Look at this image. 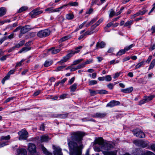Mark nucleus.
<instances>
[{
    "label": "nucleus",
    "instance_id": "1",
    "mask_svg": "<svg viewBox=\"0 0 155 155\" xmlns=\"http://www.w3.org/2000/svg\"><path fill=\"white\" fill-rule=\"evenodd\" d=\"M85 135L84 132L79 131L71 134V140H68L70 155H82L83 148L82 140Z\"/></svg>",
    "mask_w": 155,
    "mask_h": 155
},
{
    "label": "nucleus",
    "instance_id": "2",
    "mask_svg": "<svg viewBox=\"0 0 155 155\" xmlns=\"http://www.w3.org/2000/svg\"><path fill=\"white\" fill-rule=\"evenodd\" d=\"M82 48L81 46H79L75 48V51L71 50L69 51V53L66 56L63 57V58L59 61V64H62L63 63L66 62L71 57L75 54L78 53Z\"/></svg>",
    "mask_w": 155,
    "mask_h": 155
},
{
    "label": "nucleus",
    "instance_id": "3",
    "mask_svg": "<svg viewBox=\"0 0 155 155\" xmlns=\"http://www.w3.org/2000/svg\"><path fill=\"white\" fill-rule=\"evenodd\" d=\"M103 20L102 19H100L94 24L92 25L90 29L86 31L87 34L90 35L97 32L98 31V29H96V28L102 22Z\"/></svg>",
    "mask_w": 155,
    "mask_h": 155
},
{
    "label": "nucleus",
    "instance_id": "4",
    "mask_svg": "<svg viewBox=\"0 0 155 155\" xmlns=\"http://www.w3.org/2000/svg\"><path fill=\"white\" fill-rule=\"evenodd\" d=\"M50 31L48 29H45L39 31L37 34V36L39 38H44L48 36Z\"/></svg>",
    "mask_w": 155,
    "mask_h": 155
},
{
    "label": "nucleus",
    "instance_id": "5",
    "mask_svg": "<svg viewBox=\"0 0 155 155\" xmlns=\"http://www.w3.org/2000/svg\"><path fill=\"white\" fill-rule=\"evenodd\" d=\"M19 136L18 137L19 140H24L27 139L28 137V132L25 130H22L18 132Z\"/></svg>",
    "mask_w": 155,
    "mask_h": 155
},
{
    "label": "nucleus",
    "instance_id": "6",
    "mask_svg": "<svg viewBox=\"0 0 155 155\" xmlns=\"http://www.w3.org/2000/svg\"><path fill=\"white\" fill-rule=\"evenodd\" d=\"M134 135L136 137L139 138H143L145 137V134L144 132L140 130L137 129L133 131Z\"/></svg>",
    "mask_w": 155,
    "mask_h": 155
},
{
    "label": "nucleus",
    "instance_id": "7",
    "mask_svg": "<svg viewBox=\"0 0 155 155\" xmlns=\"http://www.w3.org/2000/svg\"><path fill=\"white\" fill-rule=\"evenodd\" d=\"M114 145V143L110 142H105L102 146V149L108 150L113 148Z\"/></svg>",
    "mask_w": 155,
    "mask_h": 155
},
{
    "label": "nucleus",
    "instance_id": "8",
    "mask_svg": "<svg viewBox=\"0 0 155 155\" xmlns=\"http://www.w3.org/2000/svg\"><path fill=\"white\" fill-rule=\"evenodd\" d=\"M106 115L107 114L105 112H97L94 114L91 115V116L96 118H104Z\"/></svg>",
    "mask_w": 155,
    "mask_h": 155
},
{
    "label": "nucleus",
    "instance_id": "9",
    "mask_svg": "<svg viewBox=\"0 0 155 155\" xmlns=\"http://www.w3.org/2000/svg\"><path fill=\"white\" fill-rule=\"evenodd\" d=\"M32 28L30 25H26L21 28V33L22 34H25Z\"/></svg>",
    "mask_w": 155,
    "mask_h": 155
},
{
    "label": "nucleus",
    "instance_id": "10",
    "mask_svg": "<svg viewBox=\"0 0 155 155\" xmlns=\"http://www.w3.org/2000/svg\"><path fill=\"white\" fill-rule=\"evenodd\" d=\"M43 12L42 11L36 9L32 10L30 13L31 17L35 18L36 16L41 14Z\"/></svg>",
    "mask_w": 155,
    "mask_h": 155
},
{
    "label": "nucleus",
    "instance_id": "11",
    "mask_svg": "<svg viewBox=\"0 0 155 155\" xmlns=\"http://www.w3.org/2000/svg\"><path fill=\"white\" fill-rule=\"evenodd\" d=\"M120 102L118 101L113 100L111 101L106 105V107H112L120 105Z\"/></svg>",
    "mask_w": 155,
    "mask_h": 155
},
{
    "label": "nucleus",
    "instance_id": "12",
    "mask_svg": "<svg viewBox=\"0 0 155 155\" xmlns=\"http://www.w3.org/2000/svg\"><path fill=\"white\" fill-rule=\"evenodd\" d=\"M94 143L95 144H98L99 145L101 146V149H102L104 142V140L102 138L99 137L94 140Z\"/></svg>",
    "mask_w": 155,
    "mask_h": 155
},
{
    "label": "nucleus",
    "instance_id": "13",
    "mask_svg": "<svg viewBox=\"0 0 155 155\" xmlns=\"http://www.w3.org/2000/svg\"><path fill=\"white\" fill-rule=\"evenodd\" d=\"M28 149L30 152L34 153L36 151V147L35 144L29 143L28 144Z\"/></svg>",
    "mask_w": 155,
    "mask_h": 155
},
{
    "label": "nucleus",
    "instance_id": "14",
    "mask_svg": "<svg viewBox=\"0 0 155 155\" xmlns=\"http://www.w3.org/2000/svg\"><path fill=\"white\" fill-rule=\"evenodd\" d=\"M17 155H27V151L25 149L19 148L17 150Z\"/></svg>",
    "mask_w": 155,
    "mask_h": 155
},
{
    "label": "nucleus",
    "instance_id": "15",
    "mask_svg": "<svg viewBox=\"0 0 155 155\" xmlns=\"http://www.w3.org/2000/svg\"><path fill=\"white\" fill-rule=\"evenodd\" d=\"M105 45V43L103 41H102L100 42H98L97 43L96 45V49H97L98 48H104Z\"/></svg>",
    "mask_w": 155,
    "mask_h": 155
},
{
    "label": "nucleus",
    "instance_id": "16",
    "mask_svg": "<svg viewBox=\"0 0 155 155\" xmlns=\"http://www.w3.org/2000/svg\"><path fill=\"white\" fill-rule=\"evenodd\" d=\"M133 87H131L126 89H122L121 91L122 92L124 93H130L133 91Z\"/></svg>",
    "mask_w": 155,
    "mask_h": 155
},
{
    "label": "nucleus",
    "instance_id": "17",
    "mask_svg": "<svg viewBox=\"0 0 155 155\" xmlns=\"http://www.w3.org/2000/svg\"><path fill=\"white\" fill-rule=\"evenodd\" d=\"M155 97V95H151L149 96H146L144 97L146 102H148L152 100Z\"/></svg>",
    "mask_w": 155,
    "mask_h": 155
},
{
    "label": "nucleus",
    "instance_id": "18",
    "mask_svg": "<svg viewBox=\"0 0 155 155\" xmlns=\"http://www.w3.org/2000/svg\"><path fill=\"white\" fill-rule=\"evenodd\" d=\"M97 19L98 18L97 17L93 18L90 21L86 24L85 25L86 27H87L93 24L96 21Z\"/></svg>",
    "mask_w": 155,
    "mask_h": 155
},
{
    "label": "nucleus",
    "instance_id": "19",
    "mask_svg": "<svg viewBox=\"0 0 155 155\" xmlns=\"http://www.w3.org/2000/svg\"><path fill=\"white\" fill-rule=\"evenodd\" d=\"M41 150H42L44 153L46 155H52V153L49 152L47 149L43 146H42L41 147Z\"/></svg>",
    "mask_w": 155,
    "mask_h": 155
},
{
    "label": "nucleus",
    "instance_id": "20",
    "mask_svg": "<svg viewBox=\"0 0 155 155\" xmlns=\"http://www.w3.org/2000/svg\"><path fill=\"white\" fill-rule=\"evenodd\" d=\"M48 52H50L52 54H54L57 53L58 52V49L53 47L48 50Z\"/></svg>",
    "mask_w": 155,
    "mask_h": 155
},
{
    "label": "nucleus",
    "instance_id": "21",
    "mask_svg": "<svg viewBox=\"0 0 155 155\" xmlns=\"http://www.w3.org/2000/svg\"><path fill=\"white\" fill-rule=\"evenodd\" d=\"M6 9L4 7L0 8V17H2L5 15L6 12Z\"/></svg>",
    "mask_w": 155,
    "mask_h": 155
},
{
    "label": "nucleus",
    "instance_id": "22",
    "mask_svg": "<svg viewBox=\"0 0 155 155\" xmlns=\"http://www.w3.org/2000/svg\"><path fill=\"white\" fill-rule=\"evenodd\" d=\"M45 11H48L49 12H58V8L54 9L53 7H50L48 8L45 9Z\"/></svg>",
    "mask_w": 155,
    "mask_h": 155
},
{
    "label": "nucleus",
    "instance_id": "23",
    "mask_svg": "<svg viewBox=\"0 0 155 155\" xmlns=\"http://www.w3.org/2000/svg\"><path fill=\"white\" fill-rule=\"evenodd\" d=\"M31 49V48L30 47H26L22 48L18 52L19 53H21L23 52H25Z\"/></svg>",
    "mask_w": 155,
    "mask_h": 155
},
{
    "label": "nucleus",
    "instance_id": "24",
    "mask_svg": "<svg viewBox=\"0 0 155 155\" xmlns=\"http://www.w3.org/2000/svg\"><path fill=\"white\" fill-rule=\"evenodd\" d=\"M74 18V15L72 13H69L66 14V18L69 20L72 19Z\"/></svg>",
    "mask_w": 155,
    "mask_h": 155
},
{
    "label": "nucleus",
    "instance_id": "25",
    "mask_svg": "<svg viewBox=\"0 0 155 155\" xmlns=\"http://www.w3.org/2000/svg\"><path fill=\"white\" fill-rule=\"evenodd\" d=\"M141 147L142 148L146 147L149 146V142L147 141H143L142 140Z\"/></svg>",
    "mask_w": 155,
    "mask_h": 155
},
{
    "label": "nucleus",
    "instance_id": "26",
    "mask_svg": "<svg viewBox=\"0 0 155 155\" xmlns=\"http://www.w3.org/2000/svg\"><path fill=\"white\" fill-rule=\"evenodd\" d=\"M143 10H139V12L140 15H143L145 14L148 12V10L146 9V7H144L142 8Z\"/></svg>",
    "mask_w": 155,
    "mask_h": 155
},
{
    "label": "nucleus",
    "instance_id": "27",
    "mask_svg": "<svg viewBox=\"0 0 155 155\" xmlns=\"http://www.w3.org/2000/svg\"><path fill=\"white\" fill-rule=\"evenodd\" d=\"M145 64V61L144 60L142 61L141 62L138 63L135 66V69L139 68L142 65H144Z\"/></svg>",
    "mask_w": 155,
    "mask_h": 155
},
{
    "label": "nucleus",
    "instance_id": "28",
    "mask_svg": "<svg viewBox=\"0 0 155 155\" xmlns=\"http://www.w3.org/2000/svg\"><path fill=\"white\" fill-rule=\"evenodd\" d=\"M25 40H22L20 41L18 44H15L16 47L17 48H19L24 45L25 44Z\"/></svg>",
    "mask_w": 155,
    "mask_h": 155
},
{
    "label": "nucleus",
    "instance_id": "29",
    "mask_svg": "<svg viewBox=\"0 0 155 155\" xmlns=\"http://www.w3.org/2000/svg\"><path fill=\"white\" fill-rule=\"evenodd\" d=\"M53 148L54 150L53 153L54 155H58V148L53 145Z\"/></svg>",
    "mask_w": 155,
    "mask_h": 155
},
{
    "label": "nucleus",
    "instance_id": "30",
    "mask_svg": "<svg viewBox=\"0 0 155 155\" xmlns=\"http://www.w3.org/2000/svg\"><path fill=\"white\" fill-rule=\"evenodd\" d=\"M142 140H136L133 141L134 143L136 146L141 147Z\"/></svg>",
    "mask_w": 155,
    "mask_h": 155
},
{
    "label": "nucleus",
    "instance_id": "31",
    "mask_svg": "<svg viewBox=\"0 0 155 155\" xmlns=\"http://www.w3.org/2000/svg\"><path fill=\"white\" fill-rule=\"evenodd\" d=\"M155 65V58L153 59L149 67L148 68V70H150L153 68Z\"/></svg>",
    "mask_w": 155,
    "mask_h": 155
},
{
    "label": "nucleus",
    "instance_id": "32",
    "mask_svg": "<svg viewBox=\"0 0 155 155\" xmlns=\"http://www.w3.org/2000/svg\"><path fill=\"white\" fill-rule=\"evenodd\" d=\"M52 63L51 61H46L45 62L44 65L45 67H48L51 65Z\"/></svg>",
    "mask_w": 155,
    "mask_h": 155
},
{
    "label": "nucleus",
    "instance_id": "33",
    "mask_svg": "<svg viewBox=\"0 0 155 155\" xmlns=\"http://www.w3.org/2000/svg\"><path fill=\"white\" fill-rule=\"evenodd\" d=\"M28 9V8L25 6L21 7L18 10V13H21Z\"/></svg>",
    "mask_w": 155,
    "mask_h": 155
},
{
    "label": "nucleus",
    "instance_id": "34",
    "mask_svg": "<svg viewBox=\"0 0 155 155\" xmlns=\"http://www.w3.org/2000/svg\"><path fill=\"white\" fill-rule=\"evenodd\" d=\"M97 91L98 94H106L108 93V91L105 90H98Z\"/></svg>",
    "mask_w": 155,
    "mask_h": 155
},
{
    "label": "nucleus",
    "instance_id": "35",
    "mask_svg": "<svg viewBox=\"0 0 155 155\" xmlns=\"http://www.w3.org/2000/svg\"><path fill=\"white\" fill-rule=\"evenodd\" d=\"M133 153L134 155H141V151L140 149H136L133 152Z\"/></svg>",
    "mask_w": 155,
    "mask_h": 155
},
{
    "label": "nucleus",
    "instance_id": "36",
    "mask_svg": "<svg viewBox=\"0 0 155 155\" xmlns=\"http://www.w3.org/2000/svg\"><path fill=\"white\" fill-rule=\"evenodd\" d=\"M133 23V20L128 21H127L124 25V26L127 27L131 25Z\"/></svg>",
    "mask_w": 155,
    "mask_h": 155
},
{
    "label": "nucleus",
    "instance_id": "37",
    "mask_svg": "<svg viewBox=\"0 0 155 155\" xmlns=\"http://www.w3.org/2000/svg\"><path fill=\"white\" fill-rule=\"evenodd\" d=\"M77 84H74L71 87V91H74L77 88Z\"/></svg>",
    "mask_w": 155,
    "mask_h": 155
},
{
    "label": "nucleus",
    "instance_id": "38",
    "mask_svg": "<svg viewBox=\"0 0 155 155\" xmlns=\"http://www.w3.org/2000/svg\"><path fill=\"white\" fill-rule=\"evenodd\" d=\"M113 22L112 21L110 22L109 23H108L104 28L105 31H106V30L108 28L111 26H113Z\"/></svg>",
    "mask_w": 155,
    "mask_h": 155
},
{
    "label": "nucleus",
    "instance_id": "39",
    "mask_svg": "<svg viewBox=\"0 0 155 155\" xmlns=\"http://www.w3.org/2000/svg\"><path fill=\"white\" fill-rule=\"evenodd\" d=\"M10 77V75L7 74V75L2 80V83L3 84H4L5 81L7 80H8Z\"/></svg>",
    "mask_w": 155,
    "mask_h": 155
},
{
    "label": "nucleus",
    "instance_id": "40",
    "mask_svg": "<svg viewBox=\"0 0 155 155\" xmlns=\"http://www.w3.org/2000/svg\"><path fill=\"white\" fill-rule=\"evenodd\" d=\"M97 83V81L94 80H91L89 81V85H92L96 84Z\"/></svg>",
    "mask_w": 155,
    "mask_h": 155
},
{
    "label": "nucleus",
    "instance_id": "41",
    "mask_svg": "<svg viewBox=\"0 0 155 155\" xmlns=\"http://www.w3.org/2000/svg\"><path fill=\"white\" fill-rule=\"evenodd\" d=\"M10 136L9 135H7V136H2L0 139L1 140H8L10 139Z\"/></svg>",
    "mask_w": 155,
    "mask_h": 155
},
{
    "label": "nucleus",
    "instance_id": "42",
    "mask_svg": "<svg viewBox=\"0 0 155 155\" xmlns=\"http://www.w3.org/2000/svg\"><path fill=\"white\" fill-rule=\"evenodd\" d=\"M48 139V136L44 135L42 136L41 138V142H43L47 141Z\"/></svg>",
    "mask_w": 155,
    "mask_h": 155
},
{
    "label": "nucleus",
    "instance_id": "43",
    "mask_svg": "<svg viewBox=\"0 0 155 155\" xmlns=\"http://www.w3.org/2000/svg\"><path fill=\"white\" fill-rule=\"evenodd\" d=\"M10 56V54H8L3 56L0 58V60L1 61H3L6 60L7 58Z\"/></svg>",
    "mask_w": 155,
    "mask_h": 155
},
{
    "label": "nucleus",
    "instance_id": "44",
    "mask_svg": "<svg viewBox=\"0 0 155 155\" xmlns=\"http://www.w3.org/2000/svg\"><path fill=\"white\" fill-rule=\"evenodd\" d=\"M115 15V12L113 9H111L110 10V13L109 15V17L111 18Z\"/></svg>",
    "mask_w": 155,
    "mask_h": 155
},
{
    "label": "nucleus",
    "instance_id": "45",
    "mask_svg": "<svg viewBox=\"0 0 155 155\" xmlns=\"http://www.w3.org/2000/svg\"><path fill=\"white\" fill-rule=\"evenodd\" d=\"M68 5L71 6H77L78 5V3L77 2H70Z\"/></svg>",
    "mask_w": 155,
    "mask_h": 155
},
{
    "label": "nucleus",
    "instance_id": "46",
    "mask_svg": "<svg viewBox=\"0 0 155 155\" xmlns=\"http://www.w3.org/2000/svg\"><path fill=\"white\" fill-rule=\"evenodd\" d=\"M89 91L90 93L91 96H94L96 95L97 94H98L97 93V91H95L89 89Z\"/></svg>",
    "mask_w": 155,
    "mask_h": 155
},
{
    "label": "nucleus",
    "instance_id": "47",
    "mask_svg": "<svg viewBox=\"0 0 155 155\" xmlns=\"http://www.w3.org/2000/svg\"><path fill=\"white\" fill-rule=\"evenodd\" d=\"M83 60V59H78L77 60L74 61L73 62L72 65H75L78 64V63L82 61Z\"/></svg>",
    "mask_w": 155,
    "mask_h": 155
},
{
    "label": "nucleus",
    "instance_id": "48",
    "mask_svg": "<svg viewBox=\"0 0 155 155\" xmlns=\"http://www.w3.org/2000/svg\"><path fill=\"white\" fill-rule=\"evenodd\" d=\"M105 80L107 81H110L111 80V77L110 75H106L104 77Z\"/></svg>",
    "mask_w": 155,
    "mask_h": 155
},
{
    "label": "nucleus",
    "instance_id": "49",
    "mask_svg": "<svg viewBox=\"0 0 155 155\" xmlns=\"http://www.w3.org/2000/svg\"><path fill=\"white\" fill-rule=\"evenodd\" d=\"M134 46V45L132 44L130 45L129 46L126 47L125 48H124V50H125V51L126 52V51L129 50L131 48L133 47Z\"/></svg>",
    "mask_w": 155,
    "mask_h": 155
},
{
    "label": "nucleus",
    "instance_id": "50",
    "mask_svg": "<svg viewBox=\"0 0 155 155\" xmlns=\"http://www.w3.org/2000/svg\"><path fill=\"white\" fill-rule=\"evenodd\" d=\"M125 52V50H124V49H121L117 52V54L119 55H121L122 54H124Z\"/></svg>",
    "mask_w": 155,
    "mask_h": 155
},
{
    "label": "nucleus",
    "instance_id": "51",
    "mask_svg": "<svg viewBox=\"0 0 155 155\" xmlns=\"http://www.w3.org/2000/svg\"><path fill=\"white\" fill-rule=\"evenodd\" d=\"M68 39V37L67 36H64V37L61 38L60 39L59 41H60V42H62L65 41V40Z\"/></svg>",
    "mask_w": 155,
    "mask_h": 155
},
{
    "label": "nucleus",
    "instance_id": "52",
    "mask_svg": "<svg viewBox=\"0 0 155 155\" xmlns=\"http://www.w3.org/2000/svg\"><path fill=\"white\" fill-rule=\"evenodd\" d=\"M85 66L84 63H83L78 65L77 67L78 69L83 68Z\"/></svg>",
    "mask_w": 155,
    "mask_h": 155
},
{
    "label": "nucleus",
    "instance_id": "53",
    "mask_svg": "<svg viewBox=\"0 0 155 155\" xmlns=\"http://www.w3.org/2000/svg\"><path fill=\"white\" fill-rule=\"evenodd\" d=\"M68 116V114H63L59 115V117L60 118H64Z\"/></svg>",
    "mask_w": 155,
    "mask_h": 155
},
{
    "label": "nucleus",
    "instance_id": "54",
    "mask_svg": "<svg viewBox=\"0 0 155 155\" xmlns=\"http://www.w3.org/2000/svg\"><path fill=\"white\" fill-rule=\"evenodd\" d=\"M114 85L115 84L113 85L111 83H110L107 85V86L110 89L112 90L113 88Z\"/></svg>",
    "mask_w": 155,
    "mask_h": 155
},
{
    "label": "nucleus",
    "instance_id": "55",
    "mask_svg": "<svg viewBox=\"0 0 155 155\" xmlns=\"http://www.w3.org/2000/svg\"><path fill=\"white\" fill-rule=\"evenodd\" d=\"M146 103L147 102H146L145 99L144 98L143 99L139 101V105H141L142 104Z\"/></svg>",
    "mask_w": 155,
    "mask_h": 155
},
{
    "label": "nucleus",
    "instance_id": "56",
    "mask_svg": "<svg viewBox=\"0 0 155 155\" xmlns=\"http://www.w3.org/2000/svg\"><path fill=\"white\" fill-rule=\"evenodd\" d=\"M87 35H87V33H86V32H85L84 33L82 34V35H81L78 38V40H81L85 36Z\"/></svg>",
    "mask_w": 155,
    "mask_h": 155
},
{
    "label": "nucleus",
    "instance_id": "57",
    "mask_svg": "<svg viewBox=\"0 0 155 155\" xmlns=\"http://www.w3.org/2000/svg\"><path fill=\"white\" fill-rule=\"evenodd\" d=\"M98 1V0H92L91 5L93 6L94 4H97H97H100V3H97Z\"/></svg>",
    "mask_w": 155,
    "mask_h": 155
},
{
    "label": "nucleus",
    "instance_id": "58",
    "mask_svg": "<svg viewBox=\"0 0 155 155\" xmlns=\"http://www.w3.org/2000/svg\"><path fill=\"white\" fill-rule=\"evenodd\" d=\"M110 155H117V151L116 150L110 151Z\"/></svg>",
    "mask_w": 155,
    "mask_h": 155
},
{
    "label": "nucleus",
    "instance_id": "59",
    "mask_svg": "<svg viewBox=\"0 0 155 155\" xmlns=\"http://www.w3.org/2000/svg\"><path fill=\"white\" fill-rule=\"evenodd\" d=\"M93 62L92 59H90L86 61L85 62H84L85 65L86 64H90L92 63Z\"/></svg>",
    "mask_w": 155,
    "mask_h": 155
},
{
    "label": "nucleus",
    "instance_id": "60",
    "mask_svg": "<svg viewBox=\"0 0 155 155\" xmlns=\"http://www.w3.org/2000/svg\"><path fill=\"white\" fill-rule=\"evenodd\" d=\"M16 48H17L16 47V45H15L14 46H13V47H12V48H10L8 50V52H11L12 51H14Z\"/></svg>",
    "mask_w": 155,
    "mask_h": 155
},
{
    "label": "nucleus",
    "instance_id": "61",
    "mask_svg": "<svg viewBox=\"0 0 155 155\" xmlns=\"http://www.w3.org/2000/svg\"><path fill=\"white\" fill-rule=\"evenodd\" d=\"M138 83H139L140 84H141V83L143 84L144 83L143 78H141L139 79L138 80Z\"/></svg>",
    "mask_w": 155,
    "mask_h": 155
},
{
    "label": "nucleus",
    "instance_id": "62",
    "mask_svg": "<svg viewBox=\"0 0 155 155\" xmlns=\"http://www.w3.org/2000/svg\"><path fill=\"white\" fill-rule=\"evenodd\" d=\"M74 77H73L71 78V79L68 81L69 84H71L74 81Z\"/></svg>",
    "mask_w": 155,
    "mask_h": 155
},
{
    "label": "nucleus",
    "instance_id": "63",
    "mask_svg": "<svg viewBox=\"0 0 155 155\" xmlns=\"http://www.w3.org/2000/svg\"><path fill=\"white\" fill-rule=\"evenodd\" d=\"M145 155H155V154L150 151H147L145 153Z\"/></svg>",
    "mask_w": 155,
    "mask_h": 155
},
{
    "label": "nucleus",
    "instance_id": "64",
    "mask_svg": "<svg viewBox=\"0 0 155 155\" xmlns=\"http://www.w3.org/2000/svg\"><path fill=\"white\" fill-rule=\"evenodd\" d=\"M93 11V9L92 8H90L89 10H87L86 12V14H91Z\"/></svg>",
    "mask_w": 155,
    "mask_h": 155
}]
</instances>
